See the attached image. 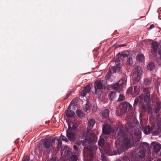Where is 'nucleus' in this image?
<instances>
[{"mask_svg":"<svg viewBox=\"0 0 161 161\" xmlns=\"http://www.w3.org/2000/svg\"><path fill=\"white\" fill-rule=\"evenodd\" d=\"M112 133H114V137L115 139L119 140L117 148L118 154H121L131 147L132 144V140L125 136L122 126L114 127L112 130Z\"/></svg>","mask_w":161,"mask_h":161,"instance_id":"nucleus-1","label":"nucleus"},{"mask_svg":"<svg viewBox=\"0 0 161 161\" xmlns=\"http://www.w3.org/2000/svg\"><path fill=\"white\" fill-rule=\"evenodd\" d=\"M151 88H143V93L135 98L134 106L135 107L138 103H139V106L145 110H148V112L152 113L151 106L149 105L151 102L150 97V91Z\"/></svg>","mask_w":161,"mask_h":161,"instance_id":"nucleus-2","label":"nucleus"},{"mask_svg":"<svg viewBox=\"0 0 161 161\" xmlns=\"http://www.w3.org/2000/svg\"><path fill=\"white\" fill-rule=\"evenodd\" d=\"M95 123V120L93 119H90L88 121L87 130L86 132L82 133V138L88 144L96 143L97 141L96 135L94 133H90V130L92 129Z\"/></svg>","mask_w":161,"mask_h":161,"instance_id":"nucleus-3","label":"nucleus"},{"mask_svg":"<svg viewBox=\"0 0 161 161\" xmlns=\"http://www.w3.org/2000/svg\"><path fill=\"white\" fill-rule=\"evenodd\" d=\"M68 129L66 130V135L70 141H73L75 138V132L78 129V123L77 121L75 120L68 123Z\"/></svg>","mask_w":161,"mask_h":161,"instance_id":"nucleus-4","label":"nucleus"},{"mask_svg":"<svg viewBox=\"0 0 161 161\" xmlns=\"http://www.w3.org/2000/svg\"><path fill=\"white\" fill-rule=\"evenodd\" d=\"M128 156L125 157L122 161L118 160L117 161H142V159L145 156V151L144 149H139L138 152L136 153V156H134L133 153H132L128 155Z\"/></svg>","mask_w":161,"mask_h":161,"instance_id":"nucleus-5","label":"nucleus"},{"mask_svg":"<svg viewBox=\"0 0 161 161\" xmlns=\"http://www.w3.org/2000/svg\"><path fill=\"white\" fill-rule=\"evenodd\" d=\"M120 108L122 113H125L128 110V114L130 118L134 119L135 118L134 113L132 109V106L129 103L126 101L123 102L120 105Z\"/></svg>","mask_w":161,"mask_h":161,"instance_id":"nucleus-6","label":"nucleus"},{"mask_svg":"<svg viewBox=\"0 0 161 161\" xmlns=\"http://www.w3.org/2000/svg\"><path fill=\"white\" fill-rule=\"evenodd\" d=\"M133 76V82L136 84L140 82L141 75L142 74V69L140 66L136 65L135 66Z\"/></svg>","mask_w":161,"mask_h":161,"instance_id":"nucleus-7","label":"nucleus"},{"mask_svg":"<svg viewBox=\"0 0 161 161\" xmlns=\"http://www.w3.org/2000/svg\"><path fill=\"white\" fill-rule=\"evenodd\" d=\"M41 142L43 143L44 147L46 149L47 153L52 152L54 150V147L53 142H52L51 140L48 139H42Z\"/></svg>","mask_w":161,"mask_h":161,"instance_id":"nucleus-8","label":"nucleus"},{"mask_svg":"<svg viewBox=\"0 0 161 161\" xmlns=\"http://www.w3.org/2000/svg\"><path fill=\"white\" fill-rule=\"evenodd\" d=\"M126 80L125 79L121 80L117 83L114 84L112 86L113 88L118 91H123L126 86Z\"/></svg>","mask_w":161,"mask_h":161,"instance_id":"nucleus-9","label":"nucleus"},{"mask_svg":"<svg viewBox=\"0 0 161 161\" xmlns=\"http://www.w3.org/2000/svg\"><path fill=\"white\" fill-rule=\"evenodd\" d=\"M113 148L112 146L109 145H108L105 149V152L109 156L116 155L118 154V151L116 150L112 151Z\"/></svg>","mask_w":161,"mask_h":161,"instance_id":"nucleus-10","label":"nucleus"},{"mask_svg":"<svg viewBox=\"0 0 161 161\" xmlns=\"http://www.w3.org/2000/svg\"><path fill=\"white\" fill-rule=\"evenodd\" d=\"M102 132L103 135H109L111 133V128L110 126L107 124L103 125Z\"/></svg>","mask_w":161,"mask_h":161,"instance_id":"nucleus-11","label":"nucleus"},{"mask_svg":"<svg viewBox=\"0 0 161 161\" xmlns=\"http://www.w3.org/2000/svg\"><path fill=\"white\" fill-rule=\"evenodd\" d=\"M151 145L153 147L154 151L156 153H158L161 149V145L158 142H152Z\"/></svg>","mask_w":161,"mask_h":161,"instance_id":"nucleus-12","label":"nucleus"},{"mask_svg":"<svg viewBox=\"0 0 161 161\" xmlns=\"http://www.w3.org/2000/svg\"><path fill=\"white\" fill-rule=\"evenodd\" d=\"M154 107V112L155 114H157L161 108V103L158 98L156 99V103Z\"/></svg>","mask_w":161,"mask_h":161,"instance_id":"nucleus-13","label":"nucleus"},{"mask_svg":"<svg viewBox=\"0 0 161 161\" xmlns=\"http://www.w3.org/2000/svg\"><path fill=\"white\" fill-rule=\"evenodd\" d=\"M130 53L129 51H124L123 52H122L121 53H118L117 55V57H119V56H120V57H121L120 58H125L126 57L128 58L129 57L130 55Z\"/></svg>","mask_w":161,"mask_h":161,"instance_id":"nucleus-14","label":"nucleus"},{"mask_svg":"<svg viewBox=\"0 0 161 161\" xmlns=\"http://www.w3.org/2000/svg\"><path fill=\"white\" fill-rule=\"evenodd\" d=\"M138 90V88L137 86H134V88L133 87H129L127 90V92L131 95L134 94L136 93Z\"/></svg>","mask_w":161,"mask_h":161,"instance_id":"nucleus-15","label":"nucleus"},{"mask_svg":"<svg viewBox=\"0 0 161 161\" xmlns=\"http://www.w3.org/2000/svg\"><path fill=\"white\" fill-rule=\"evenodd\" d=\"M119 60V58L116 59V62H117L118 63V64H117V65L116 66L113 67V71L115 73L119 72V71L120 69L121 68V66L118 62V61Z\"/></svg>","mask_w":161,"mask_h":161,"instance_id":"nucleus-16","label":"nucleus"},{"mask_svg":"<svg viewBox=\"0 0 161 161\" xmlns=\"http://www.w3.org/2000/svg\"><path fill=\"white\" fill-rule=\"evenodd\" d=\"M152 48L153 50V53H156L159 48V45L158 43L157 42H153L152 44Z\"/></svg>","mask_w":161,"mask_h":161,"instance_id":"nucleus-17","label":"nucleus"},{"mask_svg":"<svg viewBox=\"0 0 161 161\" xmlns=\"http://www.w3.org/2000/svg\"><path fill=\"white\" fill-rule=\"evenodd\" d=\"M91 90L90 86L87 85L85 87L83 91L81 92V94L83 96H84L86 93L89 92Z\"/></svg>","mask_w":161,"mask_h":161,"instance_id":"nucleus-18","label":"nucleus"},{"mask_svg":"<svg viewBox=\"0 0 161 161\" xmlns=\"http://www.w3.org/2000/svg\"><path fill=\"white\" fill-rule=\"evenodd\" d=\"M103 80H99L96 82L97 88L98 89H102L103 87Z\"/></svg>","mask_w":161,"mask_h":161,"instance_id":"nucleus-19","label":"nucleus"},{"mask_svg":"<svg viewBox=\"0 0 161 161\" xmlns=\"http://www.w3.org/2000/svg\"><path fill=\"white\" fill-rule=\"evenodd\" d=\"M153 130V128L151 127L147 126L143 129V131L145 134L147 135L150 134Z\"/></svg>","mask_w":161,"mask_h":161,"instance_id":"nucleus-20","label":"nucleus"},{"mask_svg":"<svg viewBox=\"0 0 161 161\" xmlns=\"http://www.w3.org/2000/svg\"><path fill=\"white\" fill-rule=\"evenodd\" d=\"M144 56L142 54L137 55L136 57L137 61L138 62H142L144 60Z\"/></svg>","mask_w":161,"mask_h":161,"instance_id":"nucleus-21","label":"nucleus"},{"mask_svg":"<svg viewBox=\"0 0 161 161\" xmlns=\"http://www.w3.org/2000/svg\"><path fill=\"white\" fill-rule=\"evenodd\" d=\"M148 144L146 142H143L140 145V149H144L145 151L146 149L148 147Z\"/></svg>","mask_w":161,"mask_h":161,"instance_id":"nucleus-22","label":"nucleus"},{"mask_svg":"<svg viewBox=\"0 0 161 161\" xmlns=\"http://www.w3.org/2000/svg\"><path fill=\"white\" fill-rule=\"evenodd\" d=\"M74 115L75 114L74 111L69 109L67 110L66 113V115L68 117H72L74 116Z\"/></svg>","mask_w":161,"mask_h":161,"instance_id":"nucleus-23","label":"nucleus"},{"mask_svg":"<svg viewBox=\"0 0 161 161\" xmlns=\"http://www.w3.org/2000/svg\"><path fill=\"white\" fill-rule=\"evenodd\" d=\"M116 93L115 92L111 91L109 93L108 97L111 100L114 99L116 97Z\"/></svg>","mask_w":161,"mask_h":161,"instance_id":"nucleus-24","label":"nucleus"},{"mask_svg":"<svg viewBox=\"0 0 161 161\" xmlns=\"http://www.w3.org/2000/svg\"><path fill=\"white\" fill-rule=\"evenodd\" d=\"M111 72H109L107 73V75L105 76V78L108 82L112 81V80L111 79Z\"/></svg>","mask_w":161,"mask_h":161,"instance_id":"nucleus-25","label":"nucleus"},{"mask_svg":"<svg viewBox=\"0 0 161 161\" xmlns=\"http://www.w3.org/2000/svg\"><path fill=\"white\" fill-rule=\"evenodd\" d=\"M76 114L78 116L81 118H82L84 117V112L81 110H77L76 111Z\"/></svg>","mask_w":161,"mask_h":161,"instance_id":"nucleus-26","label":"nucleus"},{"mask_svg":"<svg viewBox=\"0 0 161 161\" xmlns=\"http://www.w3.org/2000/svg\"><path fill=\"white\" fill-rule=\"evenodd\" d=\"M109 112V110L107 109L104 110L102 113V115L104 118H107L108 117Z\"/></svg>","mask_w":161,"mask_h":161,"instance_id":"nucleus-27","label":"nucleus"},{"mask_svg":"<svg viewBox=\"0 0 161 161\" xmlns=\"http://www.w3.org/2000/svg\"><path fill=\"white\" fill-rule=\"evenodd\" d=\"M154 66V65L153 63V62H150L148 64L147 66V69L149 70H151L153 69Z\"/></svg>","mask_w":161,"mask_h":161,"instance_id":"nucleus-28","label":"nucleus"},{"mask_svg":"<svg viewBox=\"0 0 161 161\" xmlns=\"http://www.w3.org/2000/svg\"><path fill=\"white\" fill-rule=\"evenodd\" d=\"M104 144V140L103 138H100L98 142V145L101 147H103Z\"/></svg>","mask_w":161,"mask_h":161,"instance_id":"nucleus-29","label":"nucleus"},{"mask_svg":"<svg viewBox=\"0 0 161 161\" xmlns=\"http://www.w3.org/2000/svg\"><path fill=\"white\" fill-rule=\"evenodd\" d=\"M77 155H72L71 157V159L72 161H76L78 159V155L79 154V152L77 153Z\"/></svg>","mask_w":161,"mask_h":161,"instance_id":"nucleus-30","label":"nucleus"},{"mask_svg":"<svg viewBox=\"0 0 161 161\" xmlns=\"http://www.w3.org/2000/svg\"><path fill=\"white\" fill-rule=\"evenodd\" d=\"M90 108V106L89 104L88 103L86 104L85 106L83 108V110L84 111H87Z\"/></svg>","mask_w":161,"mask_h":161,"instance_id":"nucleus-31","label":"nucleus"},{"mask_svg":"<svg viewBox=\"0 0 161 161\" xmlns=\"http://www.w3.org/2000/svg\"><path fill=\"white\" fill-rule=\"evenodd\" d=\"M125 98V97L122 94H120L118 99L119 102H120L123 100Z\"/></svg>","mask_w":161,"mask_h":161,"instance_id":"nucleus-32","label":"nucleus"},{"mask_svg":"<svg viewBox=\"0 0 161 161\" xmlns=\"http://www.w3.org/2000/svg\"><path fill=\"white\" fill-rule=\"evenodd\" d=\"M127 59V63L129 65L133 63V61L132 58L130 57V56Z\"/></svg>","mask_w":161,"mask_h":161,"instance_id":"nucleus-33","label":"nucleus"},{"mask_svg":"<svg viewBox=\"0 0 161 161\" xmlns=\"http://www.w3.org/2000/svg\"><path fill=\"white\" fill-rule=\"evenodd\" d=\"M101 157L102 161H108L106 157L103 154H102Z\"/></svg>","mask_w":161,"mask_h":161,"instance_id":"nucleus-34","label":"nucleus"},{"mask_svg":"<svg viewBox=\"0 0 161 161\" xmlns=\"http://www.w3.org/2000/svg\"><path fill=\"white\" fill-rule=\"evenodd\" d=\"M60 138L63 141H65L66 142H68V141L66 137L63 136H61L60 137Z\"/></svg>","mask_w":161,"mask_h":161,"instance_id":"nucleus-35","label":"nucleus"},{"mask_svg":"<svg viewBox=\"0 0 161 161\" xmlns=\"http://www.w3.org/2000/svg\"><path fill=\"white\" fill-rule=\"evenodd\" d=\"M57 141H58V149H59V148L61 147V144H62V142L61 141H59L58 139H57Z\"/></svg>","mask_w":161,"mask_h":161,"instance_id":"nucleus-36","label":"nucleus"},{"mask_svg":"<svg viewBox=\"0 0 161 161\" xmlns=\"http://www.w3.org/2000/svg\"><path fill=\"white\" fill-rule=\"evenodd\" d=\"M29 157L28 156H27L24 158L23 161H29Z\"/></svg>","mask_w":161,"mask_h":161,"instance_id":"nucleus-37","label":"nucleus"},{"mask_svg":"<svg viewBox=\"0 0 161 161\" xmlns=\"http://www.w3.org/2000/svg\"><path fill=\"white\" fill-rule=\"evenodd\" d=\"M50 161H58V159L57 157H53L51 159Z\"/></svg>","mask_w":161,"mask_h":161,"instance_id":"nucleus-38","label":"nucleus"},{"mask_svg":"<svg viewBox=\"0 0 161 161\" xmlns=\"http://www.w3.org/2000/svg\"><path fill=\"white\" fill-rule=\"evenodd\" d=\"M145 82L146 84H148L151 83V81L149 79H145Z\"/></svg>","mask_w":161,"mask_h":161,"instance_id":"nucleus-39","label":"nucleus"},{"mask_svg":"<svg viewBox=\"0 0 161 161\" xmlns=\"http://www.w3.org/2000/svg\"><path fill=\"white\" fill-rule=\"evenodd\" d=\"M74 149L76 151H77L78 152L77 153H78L79 152V153H80V151H78V147L76 145H74L73 146Z\"/></svg>","mask_w":161,"mask_h":161,"instance_id":"nucleus-40","label":"nucleus"},{"mask_svg":"<svg viewBox=\"0 0 161 161\" xmlns=\"http://www.w3.org/2000/svg\"><path fill=\"white\" fill-rule=\"evenodd\" d=\"M141 132L140 131H138L137 133L134 132V134L136 135H139L140 136Z\"/></svg>","mask_w":161,"mask_h":161,"instance_id":"nucleus-41","label":"nucleus"},{"mask_svg":"<svg viewBox=\"0 0 161 161\" xmlns=\"http://www.w3.org/2000/svg\"><path fill=\"white\" fill-rule=\"evenodd\" d=\"M159 133V131H154L153 132V135H158V134Z\"/></svg>","mask_w":161,"mask_h":161,"instance_id":"nucleus-42","label":"nucleus"},{"mask_svg":"<svg viewBox=\"0 0 161 161\" xmlns=\"http://www.w3.org/2000/svg\"><path fill=\"white\" fill-rule=\"evenodd\" d=\"M154 27V25H152L150 26V27L149 28V29H153Z\"/></svg>","mask_w":161,"mask_h":161,"instance_id":"nucleus-43","label":"nucleus"},{"mask_svg":"<svg viewBox=\"0 0 161 161\" xmlns=\"http://www.w3.org/2000/svg\"><path fill=\"white\" fill-rule=\"evenodd\" d=\"M125 46V45H122L121 46L122 47H124Z\"/></svg>","mask_w":161,"mask_h":161,"instance_id":"nucleus-44","label":"nucleus"},{"mask_svg":"<svg viewBox=\"0 0 161 161\" xmlns=\"http://www.w3.org/2000/svg\"><path fill=\"white\" fill-rule=\"evenodd\" d=\"M69 95H70V94H68V95H67V97H69Z\"/></svg>","mask_w":161,"mask_h":161,"instance_id":"nucleus-45","label":"nucleus"},{"mask_svg":"<svg viewBox=\"0 0 161 161\" xmlns=\"http://www.w3.org/2000/svg\"><path fill=\"white\" fill-rule=\"evenodd\" d=\"M64 151H62V152H61V154H62L63 153V152Z\"/></svg>","mask_w":161,"mask_h":161,"instance_id":"nucleus-46","label":"nucleus"},{"mask_svg":"<svg viewBox=\"0 0 161 161\" xmlns=\"http://www.w3.org/2000/svg\"><path fill=\"white\" fill-rule=\"evenodd\" d=\"M70 106L69 105V107H68V108H69V109H70Z\"/></svg>","mask_w":161,"mask_h":161,"instance_id":"nucleus-47","label":"nucleus"},{"mask_svg":"<svg viewBox=\"0 0 161 161\" xmlns=\"http://www.w3.org/2000/svg\"><path fill=\"white\" fill-rule=\"evenodd\" d=\"M148 161H151L150 160H148Z\"/></svg>","mask_w":161,"mask_h":161,"instance_id":"nucleus-48","label":"nucleus"},{"mask_svg":"<svg viewBox=\"0 0 161 161\" xmlns=\"http://www.w3.org/2000/svg\"><path fill=\"white\" fill-rule=\"evenodd\" d=\"M55 139H54V141H55Z\"/></svg>","mask_w":161,"mask_h":161,"instance_id":"nucleus-49","label":"nucleus"},{"mask_svg":"<svg viewBox=\"0 0 161 161\" xmlns=\"http://www.w3.org/2000/svg\"><path fill=\"white\" fill-rule=\"evenodd\" d=\"M150 155H151V153H150Z\"/></svg>","mask_w":161,"mask_h":161,"instance_id":"nucleus-50","label":"nucleus"}]
</instances>
